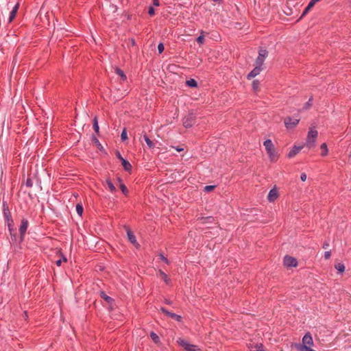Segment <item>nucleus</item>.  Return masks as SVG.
Masks as SVG:
<instances>
[{"label": "nucleus", "mask_w": 351, "mask_h": 351, "mask_svg": "<svg viewBox=\"0 0 351 351\" xmlns=\"http://www.w3.org/2000/svg\"><path fill=\"white\" fill-rule=\"evenodd\" d=\"M263 145L265 148L269 161L271 162H276L279 159L280 154H278L271 140H265L263 142Z\"/></svg>", "instance_id": "f257e3e1"}, {"label": "nucleus", "mask_w": 351, "mask_h": 351, "mask_svg": "<svg viewBox=\"0 0 351 351\" xmlns=\"http://www.w3.org/2000/svg\"><path fill=\"white\" fill-rule=\"evenodd\" d=\"M317 135H318V132L316 130H314V129L309 130V131L308 132L306 141V146L308 148L311 149L315 146L316 138L317 137Z\"/></svg>", "instance_id": "f03ea898"}, {"label": "nucleus", "mask_w": 351, "mask_h": 351, "mask_svg": "<svg viewBox=\"0 0 351 351\" xmlns=\"http://www.w3.org/2000/svg\"><path fill=\"white\" fill-rule=\"evenodd\" d=\"M3 216L5 220V222L8 225L9 231L11 234H12V232L14 231L13 228V220L12 219L11 213L8 208V206L3 203Z\"/></svg>", "instance_id": "7ed1b4c3"}, {"label": "nucleus", "mask_w": 351, "mask_h": 351, "mask_svg": "<svg viewBox=\"0 0 351 351\" xmlns=\"http://www.w3.org/2000/svg\"><path fill=\"white\" fill-rule=\"evenodd\" d=\"M177 342L180 346L183 347L186 351H199L198 347L195 345L191 344L188 341L182 339H179Z\"/></svg>", "instance_id": "20e7f679"}, {"label": "nucleus", "mask_w": 351, "mask_h": 351, "mask_svg": "<svg viewBox=\"0 0 351 351\" xmlns=\"http://www.w3.org/2000/svg\"><path fill=\"white\" fill-rule=\"evenodd\" d=\"M267 54H268V52L266 49H260L258 51V56L256 60V62H255L256 65L263 67L264 61H265V58H267Z\"/></svg>", "instance_id": "39448f33"}, {"label": "nucleus", "mask_w": 351, "mask_h": 351, "mask_svg": "<svg viewBox=\"0 0 351 351\" xmlns=\"http://www.w3.org/2000/svg\"><path fill=\"white\" fill-rule=\"evenodd\" d=\"M300 119L297 117H287L285 119L284 123L286 128L289 130L294 128L299 123Z\"/></svg>", "instance_id": "423d86ee"}, {"label": "nucleus", "mask_w": 351, "mask_h": 351, "mask_svg": "<svg viewBox=\"0 0 351 351\" xmlns=\"http://www.w3.org/2000/svg\"><path fill=\"white\" fill-rule=\"evenodd\" d=\"M284 265L287 267H296L298 265V261L296 258L292 256H286L284 258Z\"/></svg>", "instance_id": "0eeeda50"}, {"label": "nucleus", "mask_w": 351, "mask_h": 351, "mask_svg": "<svg viewBox=\"0 0 351 351\" xmlns=\"http://www.w3.org/2000/svg\"><path fill=\"white\" fill-rule=\"evenodd\" d=\"M195 123V117L189 114L183 119V125L186 128H191Z\"/></svg>", "instance_id": "6e6552de"}, {"label": "nucleus", "mask_w": 351, "mask_h": 351, "mask_svg": "<svg viewBox=\"0 0 351 351\" xmlns=\"http://www.w3.org/2000/svg\"><path fill=\"white\" fill-rule=\"evenodd\" d=\"M278 197V193L276 188L271 189L267 195V199L269 202H274Z\"/></svg>", "instance_id": "1a4fd4ad"}, {"label": "nucleus", "mask_w": 351, "mask_h": 351, "mask_svg": "<svg viewBox=\"0 0 351 351\" xmlns=\"http://www.w3.org/2000/svg\"><path fill=\"white\" fill-rule=\"evenodd\" d=\"M127 232V236L128 239L130 241V242L133 244L136 247H138L139 245L136 241L135 235L133 234V232L129 229H126Z\"/></svg>", "instance_id": "9d476101"}, {"label": "nucleus", "mask_w": 351, "mask_h": 351, "mask_svg": "<svg viewBox=\"0 0 351 351\" xmlns=\"http://www.w3.org/2000/svg\"><path fill=\"white\" fill-rule=\"evenodd\" d=\"M262 70H263V67L258 66V65H255L254 69L251 72H250L248 73V75H247V78L248 80H250L253 77H255L256 76L259 75V73H261V71Z\"/></svg>", "instance_id": "9b49d317"}, {"label": "nucleus", "mask_w": 351, "mask_h": 351, "mask_svg": "<svg viewBox=\"0 0 351 351\" xmlns=\"http://www.w3.org/2000/svg\"><path fill=\"white\" fill-rule=\"evenodd\" d=\"M160 311L162 312H163L165 315H167V316L173 318V319H175L176 320H177L178 322H180L181 319H182V317L180 315H178L176 313H171L169 311H168L166 308L162 307L160 308Z\"/></svg>", "instance_id": "f8f14e48"}, {"label": "nucleus", "mask_w": 351, "mask_h": 351, "mask_svg": "<svg viewBox=\"0 0 351 351\" xmlns=\"http://www.w3.org/2000/svg\"><path fill=\"white\" fill-rule=\"evenodd\" d=\"M247 347L250 351H265L262 343H249Z\"/></svg>", "instance_id": "ddd939ff"}, {"label": "nucleus", "mask_w": 351, "mask_h": 351, "mask_svg": "<svg viewBox=\"0 0 351 351\" xmlns=\"http://www.w3.org/2000/svg\"><path fill=\"white\" fill-rule=\"evenodd\" d=\"M302 146H293L287 154V157L291 158L297 155L302 149Z\"/></svg>", "instance_id": "4468645a"}, {"label": "nucleus", "mask_w": 351, "mask_h": 351, "mask_svg": "<svg viewBox=\"0 0 351 351\" xmlns=\"http://www.w3.org/2000/svg\"><path fill=\"white\" fill-rule=\"evenodd\" d=\"M27 226H28V221L26 219H23L21 221L20 228H19V232L22 237L25 234V233L27 229Z\"/></svg>", "instance_id": "2eb2a0df"}, {"label": "nucleus", "mask_w": 351, "mask_h": 351, "mask_svg": "<svg viewBox=\"0 0 351 351\" xmlns=\"http://www.w3.org/2000/svg\"><path fill=\"white\" fill-rule=\"evenodd\" d=\"M19 3H16L14 5V7L12 8V9L10 13V16H9V19H8L9 23L12 22V20L15 18L17 10L19 9Z\"/></svg>", "instance_id": "dca6fc26"}, {"label": "nucleus", "mask_w": 351, "mask_h": 351, "mask_svg": "<svg viewBox=\"0 0 351 351\" xmlns=\"http://www.w3.org/2000/svg\"><path fill=\"white\" fill-rule=\"evenodd\" d=\"M319 1L320 0H311L310 2L308 3V5L304 10V12L302 14V16L306 15L309 12V10L315 5V4L317 2H319Z\"/></svg>", "instance_id": "f3484780"}, {"label": "nucleus", "mask_w": 351, "mask_h": 351, "mask_svg": "<svg viewBox=\"0 0 351 351\" xmlns=\"http://www.w3.org/2000/svg\"><path fill=\"white\" fill-rule=\"evenodd\" d=\"M159 275L167 285H170L171 280L163 271L159 270Z\"/></svg>", "instance_id": "a211bd4d"}, {"label": "nucleus", "mask_w": 351, "mask_h": 351, "mask_svg": "<svg viewBox=\"0 0 351 351\" xmlns=\"http://www.w3.org/2000/svg\"><path fill=\"white\" fill-rule=\"evenodd\" d=\"M121 163L125 171L130 172L132 170V165L128 160L122 159Z\"/></svg>", "instance_id": "6ab92c4d"}, {"label": "nucleus", "mask_w": 351, "mask_h": 351, "mask_svg": "<svg viewBox=\"0 0 351 351\" xmlns=\"http://www.w3.org/2000/svg\"><path fill=\"white\" fill-rule=\"evenodd\" d=\"M115 73L119 75L120 76V77L121 78V80L123 81H125L127 80V77L125 75V74L124 73V72L120 69L119 68H116L115 69Z\"/></svg>", "instance_id": "aec40b11"}, {"label": "nucleus", "mask_w": 351, "mask_h": 351, "mask_svg": "<svg viewBox=\"0 0 351 351\" xmlns=\"http://www.w3.org/2000/svg\"><path fill=\"white\" fill-rule=\"evenodd\" d=\"M106 183L109 189V191L111 193H114L116 191V187L114 186V185L113 184L110 180L107 179L106 180Z\"/></svg>", "instance_id": "412c9836"}, {"label": "nucleus", "mask_w": 351, "mask_h": 351, "mask_svg": "<svg viewBox=\"0 0 351 351\" xmlns=\"http://www.w3.org/2000/svg\"><path fill=\"white\" fill-rule=\"evenodd\" d=\"M320 148L322 149L321 156H326L328 153V149L326 143H322L320 146Z\"/></svg>", "instance_id": "4be33fe9"}, {"label": "nucleus", "mask_w": 351, "mask_h": 351, "mask_svg": "<svg viewBox=\"0 0 351 351\" xmlns=\"http://www.w3.org/2000/svg\"><path fill=\"white\" fill-rule=\"evenodd\" d=\"M143 138L149 148L152 149L154 147V143L149 138L146 134L143 135Z\"/></svg>", "instance_id": "5701e85b"}, {"label": "nucleus", "mask_w": 351, "mask_h": 351, "mask_svg": "<svg viewBox=\"0 0 351 351\" xmlns=\"http://www.w3.org/2000/svg\"><path fill=\"white\" fill-rule=\"evenodd\" d=\"M335 269L339 271L340 274H343L345 271V266L343 263H339L335 265Z\"/></svg>", "instance_id": "b1692460"}, {"label": "nucleus", "mask_w": 351, "mask_h": 351, "mask_svg": "<svg viewBox=\"0 0 351 351\" xmlns=\"http://www.w3.org/2000/svg\"><path fill=\"white\" fill-rule=\"evenodd\" d=\"M252 89L254 91L257 92L260 88V82L258 80H254L252 82Z\"/></svg>", "instance_id": "393cba45"}, {"label": "nucleus", "mask_w": 351, "mask_h": 351, "mask_svg": "<svg viewBox=\"0 0 351 351\" xmlns=\"http://www.w3.org/2000/svg\"><path fill=\"white\" fill-rule=\"evenodd\" d=\"M186 85L189 87H197V83L194 79H190L186 81Z\"/></svg>", "instance_id": "a878e982"}, {"label": "nucleus", "mask_w": 351, "mask_h": 351, "mask_svg": "<svg viewBox=\"0 0 351 351\" xmlns=\"http://www.w3.org/2000/svg\"><path fill=\"white\" fill-rule=\"evenodd\" d=\"M150 337L154 343H158L160 342L159 337L155 332H152L150 333Z\"/></svg>", "instance_id": "bb28decb"}, {"label": "nucleus", "mask_w": 351, "mask_h": 351, "mask_svg": "<svg viewBox=\"0 0 351 351\" xmlns=\"http://www.w3.org/2000/svg\"><path fill=\"white\" fill-rule=\"evenodd\" d=\"M93 128L95 132L98 134L99 131V128L98 125V120L96 117L93 119Z\"/></svg>", "instance_id": "cd10ccee"}, {"label": "nucleus", "mask_w": 351, "mask_h": 351, "mask_svg": "<svg viewBox=\"0 0 351 351\" xmlns=\"http://www.w3.org/2000/svg\"><path fill=\"white\" fill-rule=\"evenodd\" d=\"M119 186H120V189H121L122 193L124 195H127L128 193V190L127 187L125 186V185L123 183H121Z\"/></svg>", "instance_id": "c85d7f7f"}, {"label": "nucleus", "mask_w": 351, "mask_h": 351, "mask_svg": "<svg viewBox=\"0 0 351 351\" xmlns=\"http://www.w3.org/2000/svg\"><path fill=\"white\" fill-rule=\"evenodd\" d=\"M76 211L80 215H82L83 213V207L80 204H77L76 206Z\"/></svg>", "instance_id": "c756f323"}, {"label": "nucleus", "mask_w": 351, "mask_h": 351, "mask_svg": "<svg viewBox=\"0 0 351 351\" xmlns=\"http://www.w3.org/2000/svg\"><path fill=\"white\" fill-rule=\"evenodd\" d=\"M215 186L214 185H208L204 187V191L208 193L212 191L215 189Z\"/></svg>", "instance_id": "7c9ffc66"}, {"label": "nucleus", "mask_w": 351, "mask_h": 351, "mask_svg": "<svg viewBox=\"0 0 351 351\" xmlns=\"http://www.w3.org/2000/svg\"><path fill=\"white\" fill-rule=\"evenodd\" d=\"M62 261H64V262H66L67 261V259H66V258L64 256H62V258L61 259H59V260L56 261V264L58 266H60L62 263Z\"/></svg>", "instance_id": "2f4dec72"}, {"label": "nucleus", "mask_w": 351, "mask_h": 351, "mask_svg": "<svg viewBox=\"0 0 351 351\" xmlns=\"http://www.w3.org/2000/svg\"><path fill=\"white\" fill-rule=\"evenodd\" d=\"M121 138L122 141H125L128 138L127 132H126L125 129H124L122 131L121 134Z\"/></svg>", "instance_id": "473e14b6"}, {"label": "nucleus", "mask_w": 351, "mask_h": 351, "mask_svg": "<svg viewBox=\"0 0 351 351\" xmlns=\"http://www.w3.org/2000/svg\"><path fill=\"white\" fill-rule=\"evenodd\" d=\"M93 141L96 144L98 148H102V146L99 140L95 136H93Z\"/></svg>", "instance_id": "72a5a7b5"}, {"label": "nucleus", "mask_w": 351, "mask_h": 351, "mask_svg": "<svg viewBox=\"0 0 351 351\" xmlns=\"http://www.w3.org/2000/svg\"><path fill=\"white\" fill-rule=\"evenodd\" d=\"M159 258L161 261H162L166 264H169V260L162 254H159Z\"/></svg>", "instance_id": "f704fd0d"}, {"label": "nucleus", "mask_w": 351, "mask_h": 351, "mask_svg": "<svg viewBox=\"0 0 351 351\" xmlns=\"http://www.w3.org/2000/svg\"><path fill=\"white\" fill-rule=\"evenodd\" d=\"M165 49L164 45L162 43H159L158 45V51L159 53H162Z\"/></svg>", "instance_id": "c9c22d12"}, {"label": "nucleus", "mask_w": 351, "mask_h": 351, "mask_svg": "<svg viewBox=\"0 0 351 351\" xmlns=\"http://www.w3.org/2000/svg\"><path fill=\"white\" fill-rule=\"evenodd\" d=\"M102 294V297L104 298V299L107 301L108 302H110L112 301V298L108 295H106L104 293H101Z\"/></svg>", "instance_id": "e433bc0d"}, {"label": "nucleus", "mask_w": 351, "mask_h": 351, "mask_svg": "<svg viewBox=\"0 0 351 351\" xmlns=\"http://www.w3.org/2000/svg\"><path fill=\"white\" fill-rule=\"evenodd\" d=\"M204 36H202V35L198 36L197 38V42L199 44H202L204 43Z\"/></svg>", "instance_id": "4c0bfd02"}, {"label": "nucleus", "mask_w": 351, "mask_h": 351, "mask_svg": "<svg viewBox=\"0 0 351 351\" xmlns=\"http://www.w3.org/2000/svg\"><path fill=\"white\" fill-rule=\"evenodd\" d=\"M148 14H149L150 16H153V15H154V14H155V10H154V8H153V7H149V8Z\"/></svg>", "instance_id": "58836bf2"}, {"label": "nucleus", "mask_w": 351, "mask_h": 351, "mask_svg": "<svg viewBox=\"0 0 351 351\" xmlns=\"http://www.w3.org/2000/svg\"><path fill=\"white\" fill-rule=\"evenodd\" d=\"M330 256H331L330 251H326V252H325V253H324V258H325L326 259H329V258H330Z\"/></svg>", "instance_id": "ea45409f"}, {"label": "nucleus", "mask_w": 351, "mask_h": 351, "mask_svg": "<svg viewBox=\"0 0 351 351\" xmlns=\"http://www.w3.org/2000/svg\"><path fill=\"white\" fill-rule=\"evenodd\" d=\"M306 174L305 173H302L301 175H300V179L302 181L304 182L306 181Z\"/></svg>", "instance_id": "a19ab883"}, {"label": "nucleus", "mask_w": 351, "mask_h": 351, "mask_svg": "<svg viewBox=\"0 0 351 351\" xmlns=\"http://www.w3.org/2000/svg\"><path fill=\"white\" fill-rule=\"evenodd\" d=\"M153 4L155 6H159L160 5L159 0H153Z\"/></svg>", "instance_id": "79ce46f5"}, {"label": "nucleus", "mask_w": 351, "mask_h": 351, "mask_svg": "<svg viewBox=\"0 0 351 351\" xmlns=\"http://www.w3.org/2000/svg\"><path fill=\"white\" fill-rule=\"evenodd\" d=\"M116 155H117V158H118L121 161H122V159H124V158L121 156V154H120L119 152H117V154H116Z\"/></svg>", "instance_id": "37998d69"}, {"label": "nucleus", "mask_w": 351, "mask_h": 351, "mask_svg": "<svg viewBox=\"0 0 351 351\" xmlns=\"http://www.w3.org/2000/svg\"><path fill=\"white\" fill-rule=\"evenodd\" d=\"M26 186L31 187L32 186V181L30 180H27L26 182Z\"/></svg>", "instance_id": "c03bdc74"}, {"label": "nucleus", "mask_w": 351, "mask_h": 351, "mask_svg": "<svg viewBox=\"0 0 351 351\" xmlns=\"http://www.w3.org/2000/svg\"><path fill=\"white\" fill-rule=\"evenodd\" d=\"M173 148L176 149L178 152H182L184 150L183 148H180V147H173Z\"/></svg>", "instance_id": "a18cd8bd"}, {"label": "nucleus", "mask_w": 351, "mask_h": 351, "mask_svg": "<svg viewBox=\"0 0 351 351\" xmlns=\"http://www.w3.org/2000/svg\"><path fill=\"white\" fill-rule=\"evenodd\" d=\"M312 100H313V99H312V98H310V99H309V100H308V101L307 102L306 105H307V106H310V105H311V101H312Z\"/></svg>", "instance_id": "49530a36"}, {"label": "nucleus", "mask_w": 351, "mask_h": 351, "mask_svg": "<svg viewBox=\"0 0 351 351\" xmlns=\"http://www.w3.org/2000/svg\"><path fill=\"white\" fill-rule=\"evenodd\" d=\"M117 181L119 183V185L121 184V183H123L122 180L120 178H117Z\"/></svg>", "instance_id": "de8ad7c7"}, {"label": "nucleus", "mask_w": 351, "mask_h": 351, "mask_svg": "<svg viewBox=\"0 0 351 351\" xmlns=\"http://www.w3.org/2000/svg\"><path fill=\"white\" fill-rule=\"evenodd\" d=\"M328 246V243H326L324 244L323 247L324 248H326Z\"/></svg>", "instance_id": "09e8293b"}, {"label": "nucleus", "mask_w": 351, "mask_h": 351, "mask_svg": "<svg viewBox=\"0 0 351 351\" xmlns=\"http://www.w3.org/2000/svg\"><path fill=\"white\" fill-rule=\"evenodd\" d=\"M24 317L26 319L27 317V313L26 311L24 312Z\"/></svg>", "instance_id": "8fccbe9b"}, {"label": "nucleus", "mask_w": 351, "mask_h": 351, "mask_svg": "<svg viewBox=\"0 0 351 351\" xmlns=\"http://www.w3.org/2000/svg\"><path fill=\"white\" fill-rule=\"evenodd\" d=\"M350 156L351 157V150H350Z\"/></svg>", "instance_id": "3c124183"}]
</instances>
